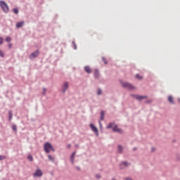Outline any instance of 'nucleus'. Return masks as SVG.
<instances>
[{"label": "nucleus", "instance_id": "f704fd0d", "mask_svg": "<svg viewBox=\"0 0 180 180\" xmlns=\"http://www.w3.org/2000/svg\"><path fill=\"white\" fill-rule=\"evenodd\" d=\"M151 102H153V100H148L145 101V103H151Z\"/></svg>", "mask_w": 180, "mask_h": 180}, {"label": "nucleus", "instance_id": "ea45409f", "mask_svg": "<svg viewBox=\"0 0 180 180\" xmlns=\"http://www.w3.org/2000/svg\"><path fill=\"white\" fill-rule=\"evenodd\" d=\"M76 169L78 170V171H80L81 170V168L79 167H76Z\"/></svg>", "mask_w": 180, "mask_h": 180}, {"label": "nucleus", "instance_id": "7c9ffc66", "mask_svg": "<svg viewBox=\"0 0 180 180\" xmlns=\"http://www.w3.org/2000/svg\"><path fill=\"white\" fill-rule=\"evenodd\" d=\"M136 78H138V79H143V77L140 76V75L137 74L136 75Z\"/></svg>", "mask_w": 180, "mask_h": 180}, {"label": "nucleus", "instance_id": "473e14b6", "mask_svg": "<svg viewBox=\"0 0 180 180\" xmlns=\"http://www.w3.org/2000/svg\"><path fill=\"white\" fill-rule=\"evenodd\" d=\"M1 44H4V38H2L1 37H0V45Z\"/></svg>", "mask_w": 180, "mask_h": 180}, {"label": "nucleus", "instance_id": "f03ea898", "mask_svg": "<svg viewBox=\"0 0 180 180\" xmlns=\"http://www.w3.org/2000/svg\"><path fill=\"white\" fill-rule=\"evenodd\" d=\"M121 85L123 88H125V89H128L129 91H133L136 89L134 86L127 82H121Z\"/></svg>", "mask_w": 180, "mask_h": 180}, {"label": "nucleus", "instance_id": "bb28decb", "mask_svg": "<svg viewBox=\"0 0 180 180\" xmlns=\"http://www.w3.org/2000/svg\"><path fill=\"white\" fill-rule=\"evenodd\" d=\"M48 158L50 160V161H54V158H53L51 155H48Z\"/></svg>", "mask_w": 180, "mask_h": 180}, {"label": "nucleus", "instance_id": "4c0bfd02", "mask_svg": "<svg viewBox=\"0 0 180 180\" xmlns=\"http://www.w3.org/2000/svg\"><path fill=\"white\" fill-rule=\"evenodd\" d=\"M50 151H55L54 148L53 147V146H51V149H50Z\"/></svg>", "mask_w": 180, "mask_h": 180}, {"label": "nucleus", "instance_id": "f8f14e48", "mask_svg": "<svg viewBox=\"0 0 180 180\" xmlns=\"http://www.w3.org/2000/svg\"><path fill=\"white\" fill-rule=\"evenodd\" d=\"M25 26V21H20L16 23L15 27L17 29H19L20 27H23Z\"/></svg>", "mask_w": 180, "mask_h": 180}, {"label": "nucleus", "instance_id": "4468645a", "mask_svg": "<svg viewBox=\"0 0 180 180\" xmlns=\"http://www.w3.org/2000/svg\"><path fill=\"white\" fill-rule=\"evenodd\" d=\"M84 71H86L87 74H92V69L89 66H85Z\"/></svg>", "mask_w": 180, "mask_h": 180}, {"label": "nucleus", "instance_id": "c9c22d12", "mask_svg": "<svg viewBox=\"0 0 180 180\" xmlns=\"http://www.w3.org/2000/svg\"><path fill=\"white\" fill-rule=\"evenodd\" d=\"M67 148H71V144L70 143H68L67 145Z\"/></svg>", "mask_w": 180, "mask_h": 180}, {"label": "nucleus", "instance_id": "2f4dec72", "mask_svg": "<svg viewBox=\"0 0 180 180\" xmlns=\"http://www.w3.org/2000/svg\"><path fill=\"white\" fill-rule=\"evenodd\" d=\"M96 178H97V179H101V174H96Z\"/></svg>", "mask_w": 180, "mask_h": 180}, {"label": "nucleus", "instance_id": "58836bf2", "mask_svg": "<svg viewBox=\"0 0 180 180\" xmlns=\"http://www.w3.org/2000/svg\"><path fill=\"white\" fill-rule=\"evenodd\" d=\"M8 47V49H12V44H9Z\"/></svg>", "mask_w": 180, "mask_h": 180}, {"label": "nucleus", "instance_id": "39448f33", "mask_svg": "<svg viewBox=\"0 0 180 180\" xmlns=\"http://www.w3.org/2000/svg\"><path fill=\"white\" fill-rule=\"evenodd\" d=\"M51 143L46 142L44 146V151L49 154V153H50V150L51 148Z\"/></svg>", "mask_w": 180, "mask_h": 180}, {"label": "nucleus", "instance_id": "f257e3e1", "mask_svg": "<svg viewBox=\"0 0 180 180\" xmlns=\"http://www.w3.org/2000/svg\"><path fill=\"white\" fill-rule=\"evenodd\" d=\"M0 7L4 13H9V6L4 1H0Z\"/></svg>", "mask_w": 180, "mask_h": 180}, {"label": "nucleus", "instance_id": "6e6552de", "mask_svg": "<svg viewBox=\"0 0 180 180\" xmlns=\"http://www.w3.org/2000/svg\"><path fill=\"white\" fill-rule=\"evenodd\" d=\"M133 98H135L137 101H143V99H147V96H139L136 94L131 95Z\"/></svg>", "mask_w": 180, "mask_h": 180}, {"label": "nucleus", "instance_id": "4be33fe9", "mask_svg": "<svg viewBox=\"0 0 180 180\" xmlns=\"http://www.w3.org/2000/svg\"><path fill=\"white\" fill-rule=\"evenodd\" d=\"M27 160L28 161H33V156H32V155H29L27 156Z\"/></svg>", "mask_w": 180, "mask_h": 180}, {"label": "nucleus", "instance_id": "f3484780", "mask_svg": "<svg viewBox=\"0 0 180 180\" xmlns=\"http://www.w3.org/2000/svg\"><path fill=\"white\" fill-rule=\"evenodd\" d=\"M104 119H105V111L102 110L101 111L100 120H104Z\"/></svg>", "mask_w": 180, "mask_h": 180}, {"label": "nucleus", "instance_id": "c03bdc74", "mask_svg": "<svg viewBox=\"0 0 180 180\" xmlns=\"http://www.w3.org/2000/svg\"><path fill=\"white\" fill-rule=\"evenodd\" d=\"M152 151H154V148H152Z\"/></svg>", "mask_w": 180, "mask_h": 180}, {"label": "nucleus", "instance_id": "c756f323", "mask_svg": "<svg viewBox=\"0 0 180 180\" xmlns=\"http://www.w3.org/2000/svg\"><path fill=\"white\" fill-rule=\"evenodd\" d=\"M117 133H120V134H122L123 133V130L122 129L118 128Z\"/></svg>", "mask_w": 180, "mask_h": 180}, {"label": "nucleus", "instance_id": "37998d69", "mask_svg": "<svg viewBox=\"0 0 180 180\" xmlns=\"http://www.w3.org/2000/svg\"><path fill=\"white\" fill-rule=\"evenodd\" d=\"M78 146H79L78 144H76V145H75V147H78Z\"/></svg>", "mask_w": 180, "mask_h": 180}, {"label": "nucleus", "instance_id": "9d476101", "mask_svg": "<svg viewBox=\"0 0 180 180\" xmlns=\"http://www.w3.org/2000/svg\"><path fill=\"white\" fill-rule=\"evenodd\" d=\"M94 75L96 79H99V78H101V74L99 73V70L98 69H95Z\"/></svg>", "mask_w": 180, "mask_h": 180}, {"label": "nucleus", "instance_id": "79ce46f5", "mask_svg": "<svg viewBox=\"0 0 180 180\" xmlns=\"http://www.w3.org/2000/svg\"><path fill=\"white\" fill-rule=\"evenodd\" d=\"M178 102H179V103H180V98H178Z\"/></svg>", "mask_w": 180, "mask_h": 180}, {"label": "nucleus", "instance_id": "b1692460", "mask_svg": "<svg viewBox=\"0 0 180 180\" xmlns=\"http://www.w3.org/2000/svg\"><path fill=\"white\" fill-rule=\"evenodd\" d=\"M0 57L1 58L5 57V53L1 50H0Z\"/></svg>", "mask_w": 180, "mask_h": 180}, {"label": "nucleus", "instance_id": "412c9836", "mask_svg": "<svg viewBox=\"0 0 180 180\" xmlns=\"http://www.w3.org/2000/svg\"><path fill=\"white\" fill-rule=\"evenodd\" d=\"M6 41H7V43H11V41H12V39L11 38V37H7L6 38Z\"/></svg>", "mask_w": 180, "mask_h": 180}, {"label": "nucleus", "instance_id": "72a5a7b5", "mask_svg": "<svg viewBox=\"0 0 180 180\" xmlns=\"http://www.w3.org/2000/svg\"><path fill=\"white\" fill-rule=\"evenodd\" d=\"M46 91H47V90L46 89V88H44V89H43L42 95H44V96L46 95Z\"/></svg>", "mask_w": 180, "mask_h": 180}, {"label": "nucleus", "instance_id": "c85d7f7f", "mask_svg": "<svg viewBox=\"0 0 180 180\" xmlns=\"http://www.w3.org/2000/svg\"><path fill=\"white\" fill-rule=\"evenodd\" d=\"M72 43L73 46H74L73 49H74L75 50H77V44H75V41H72Z\"/></svg>", "mask_w": 180, "mask_h": 180}, {"label": "nucleus", "instance_id": "9b49d317", "mask_svg": "<svg viewBox=\"0 0 180 180\" xmlns=\"http://www.w3.org/2000/svg\"><path fill=\"white\" fill-rule=\"evenodd\" d=\"M77 154V152H73L72 155H70V162L71 164H74L75 161V155Z\"/></svg>", "mask_w": 180, "mask_h": 180}, {"label": "nucleus", "instance_id": "20e7f679", "mask_svg": "<svg viewBox=\"0 0 180 180\" xmlns=\"http://www.w3.org/2000/svg\"><path fill=\"white\" fill-rule=\"evenodd\" d=\"M91 129L92 130V131H94V133H95L96 136L97 137L99 136V131H98V128H96V127H95V125L94 124H89Z\"/></svg>", "mask_w": 180, "mask_h": 180}, {"label": "nucleus", "instance_id": "393cba45", "mask_svg": "<svg viewBox=\"0 0 180 180\" xmlns=\"http://www.w3.org/2000/svg\"><path fill=\"white\" fill-rule=\"evenodd\" d=\"M102 60L103 61L104 64H108V60H106V58L102 57Z\"/></svg>", "mask_w": 180, "mask_h": 180}, {"label": "nucleus", "instance_id": "5701e85b", "mask_svg": "<svg viewBox=\"0 0 180 180\" xmlns=\"http://www.w3.org/2000/svg\"><path fill=\"white\" fill-rule=\"evenodd\" d=\"M6 159V156L0 155V161H2Z\"/></svg>", "mask_w": 180, "mask_h": 180}, {"label": "nucleus", "instance_id": "cd10ccee", "mask_svg": "<svg viewBox=\"0 0 180 180\" xmlns=\"http://www.w3.org/2000/svg\"><path fill=\"white\" fill-rule=\"evenodd\" d=\"M97 95H102V89H98L97 91Z\"/></svg>", "mask_w": 180, "mask_h": 180}, {"label": "nucleus", "instance_id": "0eeeda50", "mask_svg": "<svg viewBox=\"0 0 180 180\" xmlns=\"http://www.w3.org/2000/svg\"><path fill=\"white\" fill-rule=\"evenodd\" d=\"M70 86V83L68 82H65L62 85V92L63 94H65L67 92V89H68V87Z\"/></svg>", "mask_w": 180, "mask_h": 180}, {"label": "nucleus", "instance_id": "7ed1b4c3", "mask_svg": "<svg viewBox=\"0 0 180 180\" xmlns=\"http://www.w3.org/2000/svg\"><path fill=\"white\" fill-rule=\"evenodd\" d=\"M34 178H41L43 176V172L40 169H37L35 172L33 173Z\"/></svg>", "mask_w": 180, "mask_h": 180}, {"label": "nucleus", "instance_id": "aec40b11", "mask_svg": "<svg viewBox=\"0 0 180 180\" xmlns=\"http://www.w3.org/2000/svg\"><path fill=\"white\" fill-rule=\"evenodd\" d=\"M12 129H13V130L15 131V133H17V132H18V127H16L15 124H13V125H12Z\"/></svg>", "mask_w": 180, "mask_h": 180}, {"label": "nucleus", "instance_id": "a211bd4d", "mask_svg": "<svg viewBox=\"0 0 180 180\" xmlns=\"http://www.w3.org/2000/svg\"><path fill=\"white\" fill-rule=\"evenodd\" d=\"M13 116V114L12 113V111H8V120L10 122L12 120Z\"/></svg>", "mask_w": 180, "mask_h": 180}, {"label": "nucleus", "instance_id": "2eb2a0df", "mask_svg": "<svg viewBox=\"0 0 180 180\" xmlns=\"http://www.w3.org/2000/svg\"><path fill=\"white\" fill-rule=\"evenodd\" d=\"M167 100L168 102H169V103H171L172 105H174L175 103V102H174V98L172 97V96H169Z\"/></svg>", "mask_w": 180, "mask_h": 180}, {"label": "nucleus", "instance_id": "423d86ee", "mask_svg": "<svg viewBox=\"0 0 180 180\" xmlns=\"http://www.w3.org/2000/svg\"><path fill=\"white\" fill-rule=\"evenodd\" d=\"M39 54H40V52L39 50L35 51L32 54L29 56L30 60H33L34 58H37V57H39Z\"/></svg>", "mask_w": 180, "mask_h": 180}, {"label": "nucleus", "instance_id": "1a4fd4ad", "mask_svg": "<svg viewBox=\"0 0 180 180\" xmlns=\"http://www.w3.org/2000/svg\"><path fill=\"white\" fill-rule=\"evenodd\" d=\"M124 150V147H123V146L122 145H118L117 146V153L118 154H123V151Z\"/></svg>", "mask_w": 180, "mask_h": 180}, {"label": "nucleus", "instance_id": "dca6fc26", "mask_svg": "<svg viewBox=\"0 0 180 180\" xmlns=\"http://www.w3.org/2000/svg\"><path fill=\"white\" fill-rule=\"evenodd\" d=\"M12 11L14 15H19V8H14Z\"/></svg>", "mask_w": 180, "mask_h": 180}, {"label": "nucleus", "instance_id": "ddd939ff", "mask_svg": "<svg viewBox=\"0 0 180 180\" xmlns=\"http://www.w3.org/2000/svg\"><path fill=\"white\" fill-rule=\"evenodd\" d=\"M123 165H124L125 167H129V165H130V164L127 162H122L120 165V169H124V167H123Z\"/></svg>", "mask_w": 180, "mask_h": 180}, {"label": "nucleus", "instance_id": "e433bc0d", "mask_svg": "<svg viewBox=\"0 0 180 180\" xmlns=\"http://www.w3.org/2000/svg\"><path fill=\"white\" fill-rule=\"evenodd\" d=\"M99 126H100V129H102V122H101V121H99Z\"/></svg>", "mask_w": 180, "mask_h": 180}, {"label": "nucleus", "instance_id": "a878e982", "mask_svg": "<svg viewBox=\"0 0 180 180\" xmlns=\"http://www.w3.org/2000/svg\"><path fill=\"white\" fill-rule=\"evenodd\" d=\"M118 129L119 128H117V125L114 126L112 128L113 131H117Z\"/></svg>", "mask_w": 180, "mask_h": 180}, {"label": "nucleus", "instance_id": "6ab92c4d", "mask_svg": "<svg viewBox=\"0 0 180 180\" xmlns=\"http://www.w3.org/2000/svg\"><path fill=\"white\" fill-rule=\"evenodd\" d=\"M115 125L114 122H110L108 125H107V129H112Z\"/></svg>", "mask_w": 180, "mask_h": 180}, {"label": "nucleus", "instance_id": "a19ab883", "mask_svg": "<svg viewBox=\"0 0 180 180\" xmlns=\"http://www.w3.org/2000/svg\"><path fill=\"white\" fill-rule=\"evenodd\" d=\"M133 150L134 151H136V150H137V148H134Z\"/></svg>", "mask_w": 180, "mask_h": 180}]
</instances>
